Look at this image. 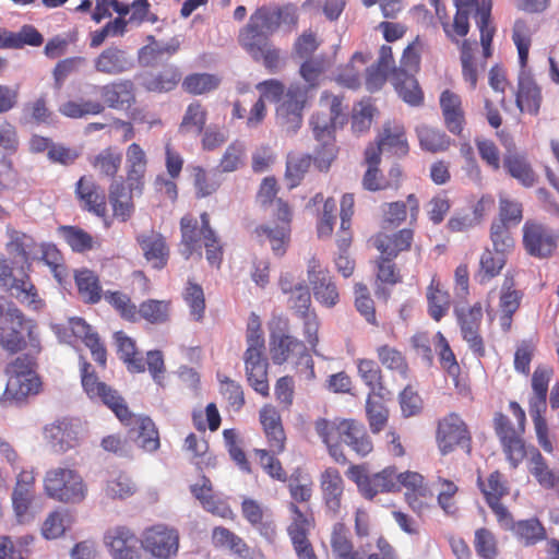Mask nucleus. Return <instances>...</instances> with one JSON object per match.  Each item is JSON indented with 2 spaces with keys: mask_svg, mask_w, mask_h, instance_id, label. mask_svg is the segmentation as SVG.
I'll return each mask as SVG.
<instances>
[{
  "mask_svg": "<svg viewBox=\"0 0 559 559\" xmlns=\"http://www.w3.org/2000/svg\"><path fill=\"white\" fill-rule=\"evenodd\" d=\"M82 385L91 400H100L123 424L131 426L130 435L140 449L155 452L159 448V436L155 424L150 417L132 415L124 400L116 390L99 381L91 365H82Z\"/></svg>",
  "mask_w": 559,
  "mask_h": 559,
  "instance_id": "f257e3e1",
  "label": "nucleus"
},
{
  "mask_svg": "<svg viewBox=\"0 0 559 559\" xmlns=\"http://www.w3.org/2000/svg\"><path fill=\"white\" fill-rule=\"evenodd\" d=\"M321 110L311 118L314 136L322 142V147L317 152L316 160L321 169H328L336 156L333 132L337 126L345 123L342 99L338 96L323 93L320 98Z\"/></svg>",
  "mask_w": 559,
  "mask_h": 559,
  "instance_id": "f03ea898",
  "label": "nucleus"
},
{
  "mask_svg": "<svg viewBox=\"0 0 559 559\" xmlns=\"http://www.w3.org/2000/svg\"><path fill=\"white\" fill-rule=\"evenodd\" d=\"M512 37L518 48L521 68L518 78L515 103L521 112L537 115L542 103V91L531 70L527 69L531 31L524 21L518 20L514 23Z\"/></svg>",
  "mask_w": 559,
  "mask_h": 559,
  "instance_id": "7ed1b4c3",
  "label": "nucleus"
},
{
  "mask_svg": "<svg viewBox=\"0 0 559 559\" xmlns=\"http://www.w3.org/2000/svg\"><path fill=\"white\" fill-rule=\"evenodd\" d=\"M297 20V11L293 5L259 8L240 31L239 44L242 48H255V43L269 41V37L281 27L292 29Z\"/></svg>",
  "mask_w": 559,
  "mask_h": 559,
  "instance_id": "20e7f679",
  "label": "nucleus"
},
{
  "mask_svg": "<svg viewBox=\"0 0 559 559\" xmlns=\"http://www.w3.org/2000/svg\"><path fill=\"white\" fill-rule=\"evenodd\" d=\"M276 192V180L267 177L260 186L258 201L262 206L270 209L277 216L278 221L282 222V225L276 228L260 226L255 229V234L260 241L267 240L271 243V248L276 255H283L289 238L288 224L292 213L287 203L282 199H275Z\"/></svg>",
  "mask_w": 559,
  "mask_h": 559,
  "instance_id": "39448f33",
  "label": "nucleus"
},
{
  "mask_svg": "<svg viewBox=\"0 0 559 559\" xmlns=\"http://www.w3.org/2000/svg\"><path fill=\"white\" fill-rule=\"evenodd\" d=\"M181 228V254L188 260L192 253L198 252L201 257V242L206 250V259L210 264L219 266L223 255L222 245L216 237L215 231L210 227L207 213L201 214V226L198 221L190 215H186L180 222Z\"/></svg>",
  "mask_w": 559,
  "mask_h": 559,
  "instance_id": "423d86ee",
  "label": "nucleus"
},
{
  "mask_svg": "<svg viewBox=\"0 0 559 559\" xmlns=\"http://www.w3.org/2000/svg\"><path fill=\"white\" fill-rule=\"evenodd\" d=\"M247 349L243 355L246 374L253 390L263 396L269 395L267 360L264 357L265 342L261 330V321L251 314L247 328Z\"/></svg>",
  "mask_w": 559,
  "mask_h": 559,
  "instance_id": "0eeeda50",
  "label": "nucleus"
},
{
  "mask_svg": "<svg viewBox=\"0 0 559 559\" xmlns=\"http://www.w3.org/2000/svg\"><path fill=\"white\" fill-rule=\"evenodd\" d=\"M44 491L53 500L76 504L85 499L87 486L76 471L67 467H56L46 472L44 476Z\"/></svg>",
  "mask_w": 559,
  "mask_h": 559,
  "instance_id": "6e6552de",
  "label": "nucleus"
},
{
  "mask_svg": "<svg viewBox=\"0 0 559 559\" xmlns=\"http://www.w3.org/2000/svg\"><path fill=\"white\" fill-rule=\"evenodd\" d=\"M271 328L270 353L273 361L277 365L285 362L290 354H298L299 365H305L307 378L314 377L313 360L308 354L305 344L288 333V321L284 318L274 319Z\"/></svg>",
  "mask_w": 559,
  "mask_h": 559,
  "instance_id": "1a4fd4ad",
  "label": "nucleus"
},
{
  "mask_svg": "<svg viewBox=\"0 0 559 559\" xmlns=\"http://www.w3.org/2000/svg\"><path fill=\"white\" fill-rule=\"evenodd\" d=\"M552 376V369L548 367H537L532 377V396L530 397V414L533 418L535 431L539 445L544 451L551 453L552 443L548 439V428L543 413L546 411V397L548 384Z\"/></svg>",
  "mask_w": 559,
  "mask_h": 559,
  "instance_id": "9d476101",
  "label": "nucleus"
},
{
  "mask_svg": "<svg viewBox=\"0 0 559 559\" xmlns=\"http://www.w3.org/2000/svg\"><path fill=\"white\" fill-rule=\"evenodd\" d=\"M276 123L287 134H294L301 127L302 112L308 102V88L299 84H283V93L275 100Z\"/></svg>",
  "mask_w": 559,
  "mask_h": 559,
  "instance_id": "9b49d317",
  "label": "nucleus"
},
{
  "mask_svg": "<svg viewBox=\"0 0 559 559\" xmlns=\"http://www.w3.org/2000/svg\"><path fill=\"white\" fill-rule=\"evenodd\" d=\"M35 359L29 355L17 357L7 367L8 382L5 394L16 401L36 394L40 381L35 372Z\"/></svg>",
  "mask_w": 559,
  "mask_h": 559,
  "instance_id": "f8f14e48",
  "label": "nucleus"
},
{
  "mask_svg": "<svg viewBox=\"0 0 559 559\" xmlns=\"http://www.w3.org/2000/svg\"><path fill=\"white\" fill-rule=\"evenodd\" d=\"M179 533L165 524L153 525L142 533L141 546L155 559H174L179 551Z\"/></svg>",
  "mask_w": 559,
  "mask_h": 559,
  "instance_id": "ddd939ff",
  "label": "nucleus"
},
{
  "mask_svg": "<svg viewBox=\"0 0 559 559\" xmlns=\"http://www.w3.org/2000/svg\"><path fill=\"white\" fill-rule=\"evenodd\" d=\"M430 4H432L436 9V14L441 22L442 28L447 35V37L453 41L457 43L455 35L457 36H466L469 31L468 16L473 10H476V22L478 21V9L483 7L484 2L490 3V0H481L479 4L477 0H454L456 7V14L454 16L453 23H449L447 20V15L444 12V8L440 5V0H429Z\"/></svg>",
  "mask_w": 559,
  "mask_h": 559,
  "instance_id": "4468645a",
  "label": "nucleus"
},
{
  "mask_svg": "<svg viewBox=\"0 0 559 559\" xmlns=\"http://www.w3.org/2000/svg\"><path fill=\"white\" fill-rule=\"evenodd\" d=\"M347 476L357 484L360 492L368 499L379 492L399 490L397 475L393 467H386L369 476L362 466L356 465L348 469Z\"/></svg>",
  "mask_w": 559,
  "mask_h": 559,
  "instance_id": "2eb2a0df",
  "label": "nucleus"
},
{
  "mask_svg": "<svg viewBox=\"0 0 559 559\" xmlns=\"http://www.w3.org/2000/svg\"><path fill=\"white\" fill-rule=\"evenodd\" d=\"M559 241V231L546 225L527 222L523 227V243L532 257L546 259L554 254Z\"/></svg>",
  "mask_w": 559,
  "mask_h": 559,
  "instance_id": "dca6fc26",
  "label": "nucleus"
},
{
  "mask_svg": "<svg viewBox=\"0 0 559 559\" xmlns=\"http://www.w3.org/2000/svg\"><path fill=\"white\" fill-rule=\"evenodd\" d=\"M0 284L16 298L20 302L26 304L34 309H38L41 305L40 299L37 297V292L27 275L15 277L13 275V266L10 261L0 255Z\"/></svg>",
  "mask_w": 559,
  "mask_h": 559,
  "instance_id": "f3484780",
  "label": "nucleus"
},
{
  "mask_svg": "<svg viewBox=\"0 0 559 559\" xmlns=\"http://www.w3.org/2000/svg\"><path fill=\"white\" fill-rule=\"evenodd\" d=\"M307 275L316 300L324 307H334L338 301L336 285L330 272L314 257L307 263Z\"/></svg>",
  "mask_w": 559,
  "mask_h": 559,
  "instance_id": "a211bd4d",
  "label": "nucleus"
},
{
  "mask_svg": "<svg viewBox=\"0 0 559 559\" xmlns=\"http://www.w3.org/2000/svg\"><path fill=\"white\" fill-rule=\"evenodd\" d=\"M44 433L52 450L63 453L79 445L83 427L79 420L62 419L47 426Z\"/></svg>",
  "mask_w": 559,
  "mask_h": 559,
  "instance_id": "6ab92c4d",
  "label": "nucleus"
},
{
  "mask_svg": "<svg viewBox=\"0 0 559 559\" xmlns=\"http://www.w3.org/2000/svg\"><path fill=\"white\" fill-rule=\"evenodd\" d=\"M35 476L32 471H21L16 476L15 486L12 491V507L20 523L33 520L29 508L35 499Z\"/></svg>",
  "mask_w": 559,
  "mask_h": 559,
  "instance_id": "aec40b11",
  "label": "nucleus"
},
{
  "mask_svg": "<svg viewBox=\"0 0 559 559\" xmlns=\"http://www.w3.org/2000/svg\"><path fill=\"white\" fill-rule=\"evenodd\" d=\"M104 544L114 559H141L135 534L126 526H115L106 531Z\"/></svg>",
  "mask_w": 559,
  "mask_h": 559,
  "instance_id": "412c9836",
  "label": "nucleus"
},
{
  "mask_svg": "<svg viewBox=\"0 0 559 559\" xmlns=\"http://www.w3.org/2000/svg\"><path fill=\"white\" fill-rule=\"evenodd\" d=\"M437 440L443 454L449 453L456 445H464L469 437L464 421L455 414H451L439 423Z\"/></svg>",
  "mask_w": 559,
  "mask_h": 559,
  "instance_id": "4be33fe9",
  "label": "nucleus"
},
{
  "mask_svg": "<svg viewBox=\"0 0 559 559\" xmlns=\"http://www.w3.org/2000/svg\"><path fill=\"white\" fill-rule=\"evenodd\" d=\"M255 88L260 92V97L247 114L246 126L249 129H255L263 122L267 111L265 99L275 100L283 93V83L271 79L258 83Z\"/></svg>",
  "mask_w": 559,
  "mask_h": 559,
  "instance_id": "5701e85b",
  "label": "nucleus"
},
{
  "mask_svg": "<svg viewBox=\"0 0 559 559\" xmlns=\"http://www.w3.org/2000/svg\"><path fill=\"white\" fill-rule=\"evenodd\" d=\"M481 318L483 311L479 304L468 309L462 308L457 310V319L461 324L463 338L468 343L469 347L480 356L485 353L483 338L478 334Z\"/></svg>",
  "mask_w": 559,
  "mask_h": 559,
  "instance_id": "b1692460",
  "label": "nucleus"
},
{
  "mask_svg": "<svg viewBox=\"0 0 559 559\" xmlns=\"http://www.w3.org/2000/svg\"><path fill=\"white\" fill-rule=\"evenodd\" d=\"M290 511L293 513V522L288 527V533L298 559H318L307 538L310 521L293 503L290 504Z\"/></svg>",
  "mask_w": 559,
  "mask_h": 559,
  "instance_id": "393cba45",
  "label": "nucleus"
},
{
  "mask_svg": "<svg viewBox=\"0 0 559 559\" xmlns=\"http://www.w3.org/2000/svg\"><path fill=\"white\" fill-rule=\"evenodd\" d=\"M260 423L263 426L269 445L274 454H280L285 449V432L277 409L271 405H264L260 411Z\"/></svg>",
  "mask_w": 559,
  "mask_h": 559,
  "instance_id": "a878e982",
  "label": "nucleus"
},
{
  "mask_svg": "<svg viewBox=\"0 0 559 559\" xmlns=\"http://www.w3.org/2000/svg\"><path fill=\"white\" fill-rule=\"evenodd\" d=\"M147 167L145 151L138 144L132 143L126 150L127 180L131 190H140Z\"/></svg>",
  "mask_w": 559,
  "mask_h": 559,
  "instance_id": "bb28decb",
  "label": "nucleus"
},
{
  "mask_svg": "<svg viewBox=\"0 0 559 559\" xmlns=\"http://www.w3.org/2000/svg\"><path fill=\"white\" fill-rule=\"evenodd\" d=\"M479 486L485 495L488 504L500 521H508L510 514L508 510L499 502V499L506 495L507 487L499 472H493L487 479V483L479 480Z\"/></svg>",
  "mask_w": 559,
  "mask_h": 559,
  "instance_id": "cd10ccee",
  "label": "nucleus"
},
{
  "mask_svg": "<svg viewBox=\"0 0 559 559\" xmlns=\"http://www.w3.org/2000/svg\"><path fill=\"white\" fill-rule=\"evenodd\" d=\"M131 63L126 52L117 47L104 49L94 60L97 72L116 75L129 70Z\"/></svg>",
  "mask_w": 559,
  "mask_h": 559,
  "instance_id": "c85d7f7f",
  "label": "nucleus"
},
{
  "mask_svg": "<svg viewBox=\"0 0 559 559\" xmlns=\"http://www.w3.org/2000/svg\"><path fill=\"white\" fill-rule=\"evenodd\" d=\"M340 423L344 443L362 456L372 451V443L361 424L350 419H340Z\"/></svg>",
  "mask_w": 559,
  "mask_h": 559,
  "instance_id": "c756f323",
  "label": "nucleus"
},
{
  "mask_svg": "<svg viewBox=\"0 0 559 559\" xmlns=\"http://www.w3.org/2000/svg\"><path fill=\"white\" fill-rule=\"evenodd\" d=\"M139 242L148 262L155 269H163L167 264L169 250L160 234L151 231L139 237Z\"/></svg>",
  "mask_w": 559,
  "mask_h": 559,
  "instance_id": "7c9ffc66",
  "label": "nucleus"
},
{
  "mask_svg": "<svg viewBox=\"0 0 559 559\" xmlns=\"http://www.w3.org/2000/svg\"><path fill=\"white\" fill-rule=\"evenodd\" d=\"M316 431L326 444L329 452L335 462L344 463L346 460L345 455L338 448L340 443L343 442L340 419H334L331 421L319 419L316 423Z\"/></svg>",
  "mask_w": 559,
  "mask_h": 559,
  "instance_id": "2f4dec72",
  "label": "nucleus"
},
{
  "mask_svg": "<svg viewBox=\"0 0 559 559\" xmlns=\"http://www.w3.org/2000/svg\"><path fill=\"white\" fill-rule=\"evenodd\" d=\"M369 146H374L380 158L381 154L386 151L392 152L393 154L399 156H404L408 152V145L404 135V129L401 126L386 124L383 129V133L381 134L378 143L370 144Z\"/></svg>",
  "mask_w": 559,
  "mask_h": 559,
  "instance_id": "473e14b6",
  "label": "nucleus"
},
{
  "mask_svg": "<svg viewBox=\"0 0 559 559\" xmlns=\"http://www.w3.org/2000/svg\"><path fill=\"white\" fill-rule=\"evenodd\" d=\"M100 96L111 108L129 107L133 100V84L131 81H118L100 87Z\"/></svg>",
  "mask_w": 559,
  "mask_h": 559,
  "instance_id": "72a5a7b5",
  "label": "nucleus"
},
{
  "mask_svg": "<svg viewBox=\"0 0 559 559\" xmlns=\"http://www.w3.org/2000/svg\"><path fill=\"white\" fill-rule=\"evenodd\" d=\"M76 194L90 212L97 216H104L106 213V201L103 191L92 180L82 177L76 185Z\"/></svg>",
  "mask_w": 559,
  "mask_h": 559,
  "instance_id": "f704fd0d",
  "label": "nucleus"
},
{
  "mask_svg": "<svg viewBox=\"0 0 559 559\" xmlns=\"http://www.w3.org/2000/svg\"><path fill=\"white\" fill-rule=\"evenodd\" d=\"M69 328L74 336L84 341L85 345L91 349L94 360L100 366H105L106 349L99 343L97 334L92 332V328L81 318H71L69 320Z\"/></svg>",
  "mask_w": 559,
  "mask_h": 559,
  "instance_id": "c9c22d12",
  "label": "nucleus"
},
{
  "mask_svg": "<svg viewBox=\"0 0 559 559\" xmlns=\"http://www.w3.org/2000/svg\"><path fill=\"white\" fill-rule=\"evenodd\" d=\"M365 162L367 164V170L362 178V187L368 191L391 189L393 183L386 182L385 177L382 176L378 168L380 157L374 146H368L366 148Z\"/></svg>",
  "mask_w": 559,
  "mask_h": 559,
  "instance_id": "e433bc0d",
  "label": "nucleus"
},
{
  "mask_svg": "<svg viewBox=\"0 0 559 559\" xmlns=\"http://www.w3.org/2000/svg\"><path fill=\"white\" fill-rule=\"evenodd\" d=\"M321 487L326 507L336 514L341 508V498L343 495V479L335 468H328L322 474Z\"/></svg>",
  "mask_w": 559,
  "mask_h": 559,
  "instance_id": "4c0bfd02",
  "label": "nucleus"
},
{
  "mask_svg": "<svg viewBox=\"0 0 559 559\" xmlns=\"http://www.w3.org/2000/svg\"><path fill=\"white\" fill-rule=\"evenodd\" d=\"M391 81L400 97L412 106H418L423 102V93L418 82L405 70H393Z\"/></svg>",
  "mask_w": 559,
  "mask_h": 559,
  "instance_id": "58836bf2",
  "label": "nucleus"
},
{
  "mask_svg": "<svg viewBox=\"0 0 559 559\" xmlns=\"http://www.w3.org/2000/svg\"><path fill=\"white\" fill-rule=\"evenodd\" d=\"M440 105L449 131L460 134L464 121L460 96L450 91H444L440 97Z\"/></svg>",
  "mask_w": 559,
  "mask_h": 559,
  "instance_id": "ea45409f",
  "label": "nucleus"
},
{
  "mask_svg": "<svg viewBox=\"0 0 559 559\" xmlns=\"http://www.w3.org/2000/svg\"><path fill=\"white\" fill-rule=\"evenodd\" d=\"M513 280L507 277L503 282L500 295L499 309L501 312L500 324L504 331L511 328L512 316L520 307L521 295L513 289Z\"/></svg>",
  "mask_w": 559,
  "mask_h": 559,
  "instance_id": "a19ab883",
  "label": "nucleus"
},
{
  "mask_svg": "<svg viewBox=\"0 0 559 559\" xmlns=\"http://www.w3.org/2000/svg\"><path fill=\"white\" fill-rule=\"evenodd\" d=\"M428 310L431 318L440 321L450 308V295L443 289L440 281L433 276L427 288Z\"/></svg>",
  "mask_w": 559,
  "mask_h": 559,
  "instance_id": "79ce46f5",
  "label": "nucleus"
},
{
  "mask_svg": "<svg viewBox=\"0 0 559 559\" xmlns=\"http://www.w3.org/2000/svg\"><path fill=\"white\" fill-rule=\"evenodd\" d=\"M255 48H243L255 61H262L271 72L280 71L284 66L281 50L270 41L255 43Z\"/></svg>",
  "mask_w": 559,
  "mask_h": 559,
  "instance_id": "37998d69",
  "label": "nucleus"
},
{
  "mask_svg": "<svg viewBox=\"0 0 559 559\" xmlns=\"http://www.w3.org/2000/svg\"><path fill=\"white\" fill-rule=\"evenodd\" d=\"M504 167L508 173L524 187H532L536 182V175L531 165L521 154H506Z\"/></svg>",
  "mask_w": 559,
  "mask_h": 559,
  "instance_id": "c03bdc74",
  "label": "nucleus"
},
{
  "mask_svg": "<svg viewBox=\"0 0 559 559\" xmlns=\"http://www.w3.org/2000/svg\"><path fill=\"white\" fill-rule=\"evenodd\" d=\"M109 201L117 218L126 222L131 216L133 203L122 181H112L109 188Z\"/></svg>",
  "mask_w": 559,
  "mask_h": 559,
  "instance_id": "a18cd8bd",
  "label": "nucleus"
},
{
  "mask_svg": "<svg viewBox=\"0 0 559 559\" xmlns=\"http://www.w3.org/2000/svg\"><path fill=\"white\" fill-rule=\"evenodd\" d=\"M331 547L335 559H364L360 551H353L344 524L336 523L332 528Z\"/></svg>",
  "mask_w": 559,
  "mask_h": 559,
  "instance_id": "49530a36",
  "label": "nucleus"
},
{
  "mask_svg": "<svg viewBox=\"0 0 559 559\" xmlns=\"http://www.w3.org/2000/svg\"><path fill=\"white\" fill-rule=\"evenodd\" d=\"M138 490L136 484L126 473L112 475L106 483L105 493L112 500H126Z\"/></svg>",
  "mask_w": 559,
  "mask_h": 559,
  "instance_id": "de8ad7c7",
  "label": "nucleus"
},
{
  "mask_svg": "<svg viewBox=\"0 0 559 559\" xmlns=\"http://www.w3.org/2000/svg\"><path fill=\"white\" fill-rule=\"evenodd\" d=\"M384 233H379L372 238L373 246L386 258L392 259L399 254V252L407 250L411 247L413 240V231L411 229H402L394 234V245L391 247L383 245Z\"/></svg>",
  "mask_w": 559,
  "mask_h": 559,
  "instance_id": "09e8293b",
  "label": "nucleus"
},
{
  "mask_svg": "<svg viewBox=\"0 0 559 559\" xmlns=\"http://www.w3.org/2000/svg\"><path fill=\"white\" fill-rule=\"evenodd\" d=\"M71 525V516L64 510L50 512L41 524V535L46 539H57L66 533Z\"/></svg>",
  "mask_w": 559,
  "mask_h": 559,
  "instance_id": "8fccbe9b",
  "label": "nucleus"
},
{
  "mask_svg": "<svg viewBox=\"0 0 559 559\" xmlns=\"http://www.w3.org/2000/svg\"><path fill=\"white\" fill-rule=\"evenodd\" d=\"M115 340L117 343L120 358L127 364L132 372H142L145 370L142 358L136 356L135 344L123 332H116Z\"/></svg>",
  "mask_w": 559,
  "mask_h": 559,
  "instance_id": "3c124183",
  "label": "nucleus"
},
{
  "mask_svg": "<svg viewBox=\"0 0 559 559\" xmlns=\"http://www.w3.org/2000/svg\"><path fill=\"white\" fill-rule=\"evenodd\" d=\"M121 153L115 147H106L91 159L95 170L106 177H114L121 165Z\"/></svg>",
  "mask_w": 559,
  "mask_h": 559,
  "instance_id": "603ef678",
  "label": "nucleus"
},
{
  "mask_svg": "<svg viewBox=\"0 0 559 559\" xmlns=\"http://www.w3.org/2000/svg\"><path fill=\"white\" fill-rule=\"evenodd\" d=\"M386 393L383 391L381 395L369 394L366 404V412L372 432L378 433L383 429L388 421V409L383 404Z\"/></svg>",
  "mask_w": 559,
  "mask_h": 559,
  "instance_id": "864d4df0",
  "label": "nucleus"
},
{
  "mask_svg": "<svg viewBox=\"0 0 559 559\" xmlns=\"http://www.w3.org/2000/svg\"><path fill=\"white\" fill-rule=\"evenodd\" d=\"M7 236L5 248L9 254L16 255L26 262L35 245L33 237L11 228L7 230Z\"/></svg>",
  "mask_w": 559,
  "mask_h": 559,
  "instance_id": "5fc2aeb1",
  "label": "nucleus"
},
{
  "mask_svg": "<svg viewBox=\"0 0 559 559\" xmlns=\"http://www.w3.org/2000/svg\"><path fill=\"white\" fill-rule=\"evenodd\" d=\"M75 283L79 294L84 301L95 304L100 299L102 296L98 280L92 271H79L75 274Z\"/></svg>",
  "mask_w": 559,
  "mask_h": 559,
  "instance_id": "6e6d98bb",
  "label": "nucleus"
},
{
  "mask_svg": "<svg viewBox=\"0 0 559 559\" xmlns=\"http://www.w3.org/2000/svg\"><path fill=\"white\" fill-rule=\"evenodd\" d=\"M416 131L421 148L428 152L445 151L450 145L449 138L433 128L419 126Z\"/></svg>",
  "mask_w": 559,
  "mask_h": 559,
  "instance_id": "4d7b16f0",
  "label": "nucleus"
},
{
  "mask_svg": "<svg viewBox=\"0 0 559 559\" xmlns=\"http://www.w3.org/2000/svg\"><path fill=\"white\" fill-rule=\"evenodd\" d=\"M513 531L516 537L526 546H531L545 539L546 532L540 522L536 519L519 521Z\"/></svg>",
  "mask_w": 559,
  "mask_h": 559,
  "instance_id": "13d9d810",
  "label": "nucleus"
},
{
  "mask_svg": "<svg viewBox=\"0 0 559 559\" xmlns=\"http://www.w3.org/2000/svg\"><path fill=\"white\" fill-rule=\"evenodd\" d=\"M506 264V255L498 252L486 249L480 258V270L478 272V278L480 283H486L500 273Z\"/></svg>",
  "mask_w": 559,
  "mask_h": 559,
  "instance_id": "bf43d9fd",
  "label": "nucleus"
},
{
  "mask_svg": "<svg viewBox=\"0 0 559 559\" xmlns=\"http://www.w3.org/2000/svg\"><path fill=\"white\" fill-rule=\"evenodd\" d=\"M206 122V110L199 103H192L188 106L179 130L181 133L200 134Z\"/></svg>",
  "mask_w": 559,
  "mask_h": 559,
  "instance_id": "052dcab7",
  "label": "nucleus"
},
{
  "mask_svg": "<svg viewBox=\"0 0 559 559\" xmlns=\"http://www.w3.org/2000/svg\"><path fill=\"white\" fill-rule=\"evenodd\" d=\"M311 165V157L306 154L292 153L287 157L286 179L289 188L296 187Z\"/></svg>",
  "mask_w": 559,
  "mask_h": 559,
  "instance_id": "680f3d73",
  "label": "nucleus"
},
{
  "mask_svg": "<svg viewBox=\"0 0 559 559\" xmlns=\"http://www.w3.org/2000/svg\"><path fill=\"white\" fill-rule=\"evenodd\" d=\"M511 226L493 221L490 226V240L495 251L507 255L514 248V239L509 230Z\"/></svg>",
  "mask_w": 559,
  "mask_h": 559,
  "instance_id": "e2e57ef3",
  "label": "nucleus"
},
{
  "mask_svg": "<svg viewBox=\"0 0 559 559\" xmlns=\"http://www.w3.org/2000/svg\"><path fill=\"white\" fill-rule=\"evenodd\" d=\"M212 539L216 547L228 549L237 555L245 556L248 552L243 540L225 527H215Z\"/></svg>",
  "mask_w": 559,
  "mask_h": 559,
  "instance_id": "0e129e2a",
  "label": "nucleus"
},
{
  "mask_svg": "<svg viewBox=\"0 0 559 559\" xmlns=\"http://www.w3.org/2000/svg\"><path fill=\"white\" fill-rule=\"evenodd\" d=\"M191 489L195 498L201 501V503L207 511L214 514H218L222 518H226L229 514H231L230 509H228L226 506H216L215 502L213 501L212 486L209 479L203 478L201 485H193Z\"/></svg>",
  "mask_w": 559,
  "mask_h": 559,
  "instance_id": "69168bd1",
  "label": "nucleus"
},
{
  "mask_svg": "<svg viewBox=\"0 0 559 559\" xmlns=\"http://www.w3.org/2000/svg\"><path fill=\"white\" fill-rule=\"evenodd\" d=\"M63 116L70 118H82L88 115H98L103 112L104 106L96 100L67 102L59 108Z\"/></svg>",
  "mask_w": 559,
  "mask_h": 559,
  "instance_id": "338daca9",
  "label": "nucleus"
},
{
  "mask_svg": "<svg viewBox=\"0 0 559 559\" xmlns=\"http://www.w3.org/2000/svg\"><path fill=\"white\" fill-rule=\"evenodd\" d=\"M180 81V73L176 69L165 70L159 75L145 76L143 85L146 90L153 92H168L176 87Z\"/></svg>",
  "mask_w": 559,
  "mask_h": 559,
  "instance_id": "774afa93",
  "label": "nucleus"
}]
</instances>
